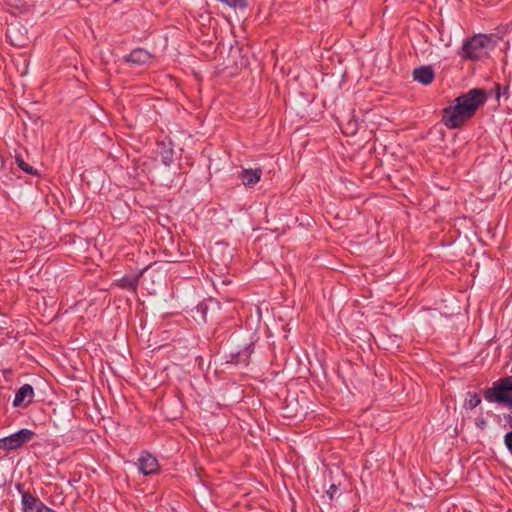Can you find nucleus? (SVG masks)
Wrapping results in <instances>:
<instances>
[{
	"mask_svg": "<svg viewBox=\"0 0 512 512\" xmlns=\"http://www.w3.org/2000/svg\"><path fill=\"white\" fill-rule=\"evenodd\" d=\"M16 163L17 165L25 172L29 173V174H36V170L30 166L29 164H27L23 159L21 158H16Z\"/></svg>",
	"mask_w": 512,
	"mask_h": 512,
	"instance_id": "nucleus-12",
	"label": "nucleus"
},
{
	"mask_svg": "<svg viewBox=\"0 0 512 512\" xmlns=\"http://www.w3.org/2000/svg\"><path fill=\"white\" fill-rule=\"evenodd\" d=\"M21 502L24 512H55L30 493H23Z\"/></svg>",
	"mask_w": 512,
	"mask_h": 512,
	"instance_id": "nucleus-4",
	"label": "nucleus"
},
{
	"mask_svg": "<svg viewBox=\"0 0 512 512\" xmlns=\"http://www.w3.org/2000/svg\"><path fill=\"white\" fill-rule=\"evenodd\" d=\"M337 487L335 485H332L330 489L327 491V494H329V497L332 498L334 493L336 492Z\"/></svg>",
	"mask_w": 512,
	"mask_h": 512,
	"instance_id": "nucleus-14",
	"label": "nucleus"
},
{
	"mask_svg": "<svg viewBox=\"0 0 512 512\" xmlns=\"http://www.w3.org/2000/svg\"><path fill=\"white\" fill-rule=\"evenodd\" d=\"M34 398V389L29 384L21 386L15 394L13 400L14 407H27L32 403Z\"/></svg>",
	"mask_w": 512,
	"mask_h": 512,
	"instance_id": "nucleus-5",
	"label": "nucleus"
},
{
	"mask_svg": "<svg viewBox=\"0 0 512 512\" xmlns=\"http://www.w3.org/2000/svg\"><path fill=\"white\" fill-rule=\"evenodd\" d=\"M34 433L29 429H21L7 437L0 439V449L15 450L22 447L26 442L30 441Z\"/></svg>",
	"mask_w": 512,
	"mask_h": 512,
	"instance_id": "nucleus-3",
	"label": "nucleus"
},
{
	"mask_svg": "<svg viewBox=\"0 0 512 512\" xmlns=\"http://www.w3.org/2000/svg\"><path fill=\"white\" fill-rule=\"evenodd\" d=\"M494 46L495 42L487 35H475L464 43L461 56L463 58L476 60L486 56Z\"/></svg>",
	"mask_w": 512,
	"mask_h": 512,
	"instance_id": "nucleus-2",
	"label": "nucleus"
},
{
	"mask_svg": "<svg viewBox=\"0 0 512 512\" xmlns=\"http://www.w3.org/2000/svg\"><path fill=\"white\" fill-rule=\"evenodd\" d=\"M487 95L483 89H472L455 99V105L444 109L443 123L450 129L460 127L485 103Z\"/></svg>",
	"mask_w": 512,
	"mask_h": 512,
	"instance_id": "nucleus-1",
	"label": "nucleus"
},
{
	"mask_svg": "<svg viewBox=\"0 0 512 512\" xmlns=\"http://www.w3.org/2000/svg\"><path fill=\"white\" fill-rule=\"evenodd\" d=\"M18 29L15 26H11L7 30V37L10 39L11 43L15 46H24L26 43V39L22 37H18Z\"/></svg>",
	"mask_w": 512,
	"mask_h": 512,
	"instance_id": "nucleus-10",
	"label": "nucleus"
},
{
	"mask_svg": "<svg viewBox=\"0 0 512 512\" xmlns=\"http://www.w3.org/2000/svg\"><path fill=\"white\" fill-rule=\"evenodd\" d=\"M504 442L507 449L512 452V431L508 432L504 437Z\"/></svg>",
	"mask_w": 512,
	"mask_h": 512,
	"instance_id": "nucleus-13",
	"label": "nucleus"
},
{
	"mask_svg": "<svg viewBox=\"0 0 512 512\" xmlns=\"http://www.w3.org/2000/svg\"><path fill=\"white\" fill-rule=\"evenodd\" d=\"M139 470L144 475H151L158 471V461L147 452H143L139 458Z\"/></svg>",
	"mask_w": 512,
	"mask_h": 512,
	"instance_id": "nucleus-6",
	"label": "nucleus"
},
{
	"mask_svg": "<svg viewBox=\"0 0 512 512\" xmlns=\"http://www.w3.org/2000/svg\"><path fill=\"white\" fill-rule=\"evenodd\" d=\"M413 77L416 81L421 84L427 85L430 84L434 79V72L431 67L422 66L416 68L413 72Z\"/></svg>",
	"mask_w": 512,
	"mask_h": 512,
	"instance_id": "nucleus-7",
	"label": "nucleus"
},
{
	"mask_svg": "<svg viewBox=\"0 0 512 512\" xmlns=\"http://www.w3.org/2000/svg\"><path fill=\"white\" fill-rule=\"evenodd\" d=\"M151 54L144 49H135L133 50L127 57V61L137 64L143 65L151 61Z\"/></svg>",
	"mask_w": 512,
	"mask_h": 512,
	"instance_id": "nucleus-9",
	"label": "nucleus"
},
{
	"mask_svg": "<svg viewBox=\"0 0 512 512\" xmlns=\"http://www.w3.org/2000/svg\"><path fill=\"white\" fill-rule=\"evenodd\" d=\"M262 170L256 169H245L240 173V178L245 186H254L261 178Z\"/></svg>",
	"mask_w": 512,
	"mask_h": 512,
	"instance_id": "nucleus-8",
	"label": "nucleus"
},
{
	"mask_svg": "<svg viewBox=\"0 0 512 512\" xmlns=\"http://www.w3.org/2000/svg\"><path fill=\"white\" fill-rule=\"evenodd\" d=\"M480 402L481 399L476 393L468 392L465 399L464 407L467 409H474L476 406L480 404Z\"/></svg>",
	"mask_w": 512,
	"mask_h": 512,
	"instance_id": "nucleus-11",
	"label": "nucleus"
}]
</instances>
